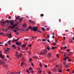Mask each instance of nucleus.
<instances>
[{"label":"nucleus","mask_w":74,"mask_h":74,"mask_svg":"<svg viewBox=\"0 0 74 74\" xmlns=\"http://www.w3.org/2000/svg\"><path fill=\"white\" fill-rule=\"evenodd\" d=\"M48 52L47 51V49H45L43 53H39L40 55H45L46 53Z\"/></svg>","instance_id":"nucleus-3"},{"label":"nucleus","mask_w":74,"mask_h":74,"mask_svg":"<svg viewBox=\"0 0 74 74\" xmlns=\"http://www.w3.org/2000/svg\"><path fill=\"white\" fill-rule=\"evenodd\" d=\"M29 22H30L31 23H33V25L35 24V22L34 21H33L32 20H29Z\"/></svg>","instance_id":"nucleus-11"},{"label":"nucleus","mask_w":74,"mask_h":74,"mask_svg":"<svg viewBox=\"0 0 74 74\" xmlns=\"http://www.w3.org/2000/svg\"><path fill=\"white\" fill-rule=\"evenodd\" d=\"M22 47H24V48H25V47H26V45L25 44H23L22 45Z\"/></svg>","instance_id":"nucleus-21"},{"label":"nucleus","mask_w":74,"mask_h":74,"mask_svg":"<svg viewBox=\"0 0 74 74\" xmlns=\"http://www.w3.org/2000/svg\"><path fill=\"white\" fill-rule=\"evenodd\" d=\"M56 69L55 68L53 70V71H56Z\"/></svg>","instance_id":"nucleus-33"},{"label":"nucleus","mask_w":74,"mask_h":74,"mask_svg":"<svg viewBox=\"0 0 74 74\" xmlns=\"http://www.w3.org/2000/svg\"><path fill=\"white\" fill-rule=\"evenodd\" d=\"M0 58H2V59H4V57L2 55V54H0Z\"/></svg>","instance_id":"nucleus-13"},{"label":"nucleus","mask_w":74,"mask_h":74,"mask_svg":"<svg viewBox=\"0 0 74 74\" xmlns=\"http://www.w3.org/2000/svg\"><path fill=\"white\" fill-rule=\"evenodd\" d=\"M47 42H49V43H51V42H50V41L49 40V39L47 40Z\"/></svg>","instance_id":"nucleus-40"},{"label":"nucleus","mask_w":74,"mask_h":74,"mask_svg":"<svg viewBox=\"0 0 74 74\" xmlns=\"http://www.w3.org/2000/svg\"><path fill=\"white\" fill-rule=\"evenodd\" d=\"M20 18V16H18L17 17H16V19H19V18Z\"/></svg>","instance_id":"nucleus-17"},{"label":"nucleus","mask_w":74,"mask_h":74,"mask_svg":"<svg viewBox=\"0 0 74 74\" xmlns=\"http://www.w3.org/2000/svg\"><path fill=\"white\" fill-rule=\"evenodd\" d=\"M6 58H10V57L8 56L7 55L6 56Z\"/></svg>","instance_id":"nucleus-51"},{"label":"nucleus","mask_w":74,"mask_h":74,"mask_svg":"<svg viewBox=\"0 0 74 74\" xmlns=\"http://www.w3.org/2000/svg\"><path fill=\"white\" fill-rule=\"evenodd\" d=\"M29 70H33V69L32 68H30L29 69Z\"/></svg>","instance_id":"nucleus-44"},{"label":"nucleus","mask_w":74,"mask_h":74,"mask_svg":"<svg viewBox=\"0 0 74 74\" xmlns=\"http://www.w3.org/2000/svg\"><path fill=\"white\" fill-rule=\"evenodd\" d=\"M4 61L3 62H6V61H7V60L4 59Z\"/></svg>","instance_id":"nucleus-48"},{"label":"nucleus","mask_w":74,"mask_h":74,"mask_svg":"<svg viewBox=\"0 0 74 74\" xmlns=\"http://www.w3.org/2000/svg\"><path fill=\"white\" fill-rule=\"evenodd\" d=\"M45 68H47V65H45Z\"/></svg>","instance_id":"nucleus-55"},{"label":"nucleus","mask_w":74,"mask_h":74,"mask_svg":"<svg viewBox=\"0 0 74 74\" xmlns=\"http://www.w3.org/2000/svg\"><path fill=\"white\" fill-rule=\"evenodd\" d=\"M6 22H7V23L10 22V21L9 20H7L5 21H3L1 25L4 26V25H5V24Z\"/></svg>","instance_id":"nucleus-4"},{"label":"nucleus","mask_w":74,"mask_h":74,"mask_svg":"<svg viewBox=\"0 0 74 74\" xmlns=\"http://www.w3.org/2000/svg\"><path fill=\"white\" fill-rule=\"evenodd\" d=\"M47 37L48 38H49V35H48L47 36Z\"/></svg>","instance_id":"nucleus-53"},{"label":"nucleus","mask_w":74,"mask_h":74,"mask_svg":"<svg viewBox=\"0 0 74 74\" xmlns=\"http://www.w3.org/2000/svg\"><path fill=\"white\" fill-rule=\"evenodd\" d=\"M42 71H40V70H38V73H41Z\"/></svg>","instance_id":"nucleus-20"},{"label":"nucleus","mask_w":74,"mask_h":74,"mask_svg":"<svg viewBox=\"0 0 74 74\" xmlns=\"http://www.w3.org/2000/svg\"><path fill=\"white\" fill-rule=\"evenodd\" d=\"M42 30L43 31H45V28H42Z\"/></svg>","instance_id":"nucleus-32"},{"label":"nucleus","mask_w":74,"mask_h":74,"mask_svg":"<svg viewBox=\"0 0 74 74\" xmlns=\"http://www.w3.org/2000/svg\"><path fill=\"white\" fill-rule=\"evenodd\" d=\"M22 56V53H20V55L18 56V57H21Z\"/></svg>","instance_id":"nucleus-23"},{"label":"nucleus","mask_w":74,"mask_h":74,"mask_svg":"<svg viewBox=\"0 0 74 74\" xmlns=\"http://www.w3.org/2000/svg\"><path fill=\"white\" fill-rule=\"evenodd\" d=\"M22 43L21 42H16V45H19L20 44H22Z\"/></svg>","instance_id":"nucleus-5"},{"label":"nucleus","mask_w":74,"mask_h":74,"mask_svg":"<svg viewBox=\"0 0 74 74\" xmlns=\"http://www.w3.org/2000/svg\"><path fill=\"white\" fill-rule=\"evenodd\" d=\"M53 45H54V46H55V45H56V44H55V42L53 43Z\"/></svg>","instance_id":"nucleus-39"},{"label":"nucleus","mask_w":74,"mask_h":74,"mask_svg":"<svg viewBox=\"0 0 74 74\" xmlns=\"http://www.w3.org/2000/svg\"><path fill=\"white\" fill-rule=\"evenodd\" d=\"M63 48H64V49H66V48H67V46H65V47H64Z\"/></svg>","instance_id":"nucleus-37"},{"label":"nucleus","mask_w":74,"mask_h":74,"mask_svg":"<svg viewBox=\"0 0 74 74\" xmlns=\"http://www.w3.org/2000/svg\"><path fill=\"white\" fill-rule=\"evenodd\" d=\"M69 42H70V43H72L73 42V40H72V39L71 38H69Z\"/></svg>","instance_id":"nucleus-7"},{"label":"nucleus","mask_w":74,"mask_h":74,"mask_svg":"<svg viewBox=\"0 0 74 74\" xmlns=\"http://www.w3.org/2000/svg\"><path fill=\"white\" fill-rule=\"evenodd\" d=\"M9 27L10 28V29H15V27H12L11 26H10L8 27V28H9Z\"/></svg>","instance_id":"nucleus-9"},{"label":"nucleus","mask_w":74,"mask_h":74,"mask_svg":"<svg viewBox=\"0 0 74 74\" xmlns=\"http://www.w3.org/2000/svg\"><path fill=\"white\" fill-rule=\"evenodd\" d=\"M23 64H24V65H26V63H24L23 62H22V63H21V66H22V67L23 66Z\"/></svg>","instance_id":"nucleus-14"},{"label":"nucleus","mask_w":74,"mask_h":74,"mask_svg":"<svg viewBox=\"0 0 74 74\" xmlns=\"http://www.w3.org/2000/svg\"><path fill=\"white\" fill-rule=\"evenodd\" d=\"M64 60H67V58H64Z\"/></svg>","instance_id":"nucleus-64"},{"label":"nucleus","mask_w":74,"mask_h":74,"mask_svg":"<svg viewBox=\"0 0 74 74\" xmlns=\"http://www.w3.org/2000/svg\"><path fill=\"white\" fill-rule=\"evenodd\" d=\"M30 29H32L34 31V32H36V31H38V30H37V27H32L31 26H30L29 27Z\"/></svg>","instance_id":"nucleus-1"},{"label":"nucleus","mask_w":74,"mask_h":74,"mask_svg":"<svg viewBox=\"0 0 74 74\" xmlns=\"http://www.w3.org/2000/svg\"><path fill=\"white\" fill-rule=\"evenodd\" d=\"M69 62H71V59H69Z\"/></svg>","instance_id":"nucleus-59"},{"label":"nucleus","mask_w":74,"mask_h":74,"mask_svg":"<svg viewBox=\"0 0 74 74\" xmlns=\"http://www.w3.org/2000/svg\"><path fill=\"white\" fill-rule=\"evenodd\" d=\"M63 64H64V66H65V65H66V62H64L63 63Z\"/></svg>","instance_id":"nucleus-31"},{"label":"nucleus","mask_w":74,"mask_h":74,"mask_svg":"<svg viewBox=\"0 0 74 74\" xmlns=\"http://www.w3.org/2000/svg\"><path fill=\"white\" fill-rule=\"evenodd\" d=\"M26 71L27 72V73H30V72H29V70H26Z\"/></svg>","instance_id":"nucleus-30"},{"label":"nucleus","mask_w":74,"mask_h":74,"mask_svg":"<svg viewBox=\"0 0 74 74\" xmlns=\"http://www.w3.org/2000/svg\"><path fill=\"white\" fill-rule=\"evenodd\" d=\"M3 61L0 60V64L1 65L3 64Z\"/></svg>","instance_id":"nucleus-15"},{"label":"nucleus","mask_w":74,"mask_h":74,"mask_svg":"<svg viewBox=\"0 0 74 74\" xmlns=\"http://www.w3.org/2000/svg\"><path fill=\"white\" fill-rule=\"evenodd\" d=\"M18 54H19V53H18V51H17V52H16V55H18Z\"/></svg>","instance_id":"nucleus-47"},{"label":"nucleus","mask_w":74,"mask_h":74,"mask_svg":"<svg viewBox=\"0 0 74 74\" xmlns=\"http://www.w3.org/2000/svg\"><path fill=\"white\" fill-rule=\"evenodd\" d=\"M31 64L32 66V67H34V64H33V62H31Z\"/></svg>","instance_id":"nucleus-26"},{"label":"nucleus","mask_w":74,"mask_h":74,"mask_svg":"<svg viewBox=\"0 0 74 74\" xmlns=\"http://www.w3.org/2000/svg\"><path fill=\"white\" fill-rule=\"evenodd\" d=\"M29 30V28H27L26 30L25 31H27Z\"/></svg>","instance_id":"nucleus-45"},{"label":"nucleus","mask_w":74,"mask_h":74,"mask_svg":"<svg viewBox=\"0 0 74 74\" xmlns=\"http://www.w3.org/2000/svg\"><path fill=\"white\" fill-rule=\"evenodd\" d=\"M28 54H29V55H31L32 53H31V52L30 51H29L28 53Z\"/></svg>","instance_id":"nucleus-43"},{"label":"nucleus","mask_w":74,"mask_h":74,"mask_svg":"<svg viewBox=\"0 0 74 74\" xmlns=\"http://www.w3.org/2000/svg\"><path fill=\"white\" fill-rule=\"evenodd\" d=\"M69 66L68 65H65L64 67H66V68H68V67H69Z\"/></svg>","instance_id":"nucleus-18"},{"label":"nucleus","mask_w":74,"mask_h":74,"mask_svg":"<svg viewBox=\"0 0 74 74\" xmlns=\"http://www.w3.org/2000/svg\"><path fill=\"white\" fill-rule=\"evenodd\" d=\"M7 43L8 44H9V45L11 43V40H9L8 42H7Z\"/></svg>","instance_id":"nucleus-16"},{"label":"nucleus","mask_w":74,"mask_h":74,"mask_svg":"<svg viewBox=\"0 0 74 74\" xmlns=\"http://www.w3.org/2000/svg\"><path fill=\"white\" fill-rule=\"evenodd\" d=\"M14 32H15V33H17V31H16V30H14Z\"/></svg>","instance_id":"nucleus-62"},{"label":"nucleus","mask_w":74,"mask_h":74,"mask_svg":"<svg viewBox=\"0 0 74 74\" xmlns=\"http://www.w3.org/2000/svg\"><path fill=\"white\" fill-rule=\"evenodd\" d=\"M13 41H14V42L15 41V42H16L17 41V40H16H16L15 39H13Z\"/></svg>","instance_id":"nucleus-25"},{"label":"nucleus","mask_w":74,"mask_h":74,"mask_svg":"<svg viewBox=\"0 0 74 74\" xmlns=\"http://www.w3.org/2000/svg\"><path fill=\"white\" fill-rule=\"evenodd\" d=\"M56 56H57V57H59V55L58 54H57Z\"/></svg>","instance_id":"nucleus-63"},{"label":"nucleus","mask_w":74,"mask_h":74,"mask_svg":"<svg viewBox=\"0 0 74 74\" xmlns=\"http://www.w3.org/2000/svg\"><path fill=\"white\" fill-rule=\"evenodd\" d=\"M31 73H32V74H33V73H34V71H31Z\"/></svg>","instance_id":"nucleus-36"},{"label":"nucleus","mask_w":74,"mask_h":74,"mask_svg":"<svg viewBox=\"0 0 74 74\" xmlns=\"http://www.w3.org/2000/svg\"><path fill=\"white\" fill-rule=\"evenodd\" d=\"M8 18H9V19H10L11 18V16H9L8 17Z\"/></svg>","instance_id":"nucleus-61"},{"label":"nucleus","mask_w":74,"mask_h":74,"mask_svg":"<svg viewBox=\"0 0 74 74\" xmlns=\"http://www.w3.org/2000/svg\"><path fill=\"white\" fill-rule=\"evenodd\" d=\"M18 23H19V22H17L16 23V24L17 26V25H18Z\"/></svg>","instance_id":"nucleus-54"},{"label":"nucleus","mask_w":74,"mask_h":74,"mask_svg":"<svg viewBox=\"0 0 74 74\" xmlns=\"http://www.w3.org/2000/svg\"><path fill=\"white\" fill-rule=\"evenodd\" d=\"M47 49L48 51H49V49H50V48L49 47H47Z\"/></svg>","instance_id":"nucleus-27"},{"label":"nucleus","mask_w":74,"mask_h":74,"mask_svg":"<svg viewBox=\"0 0 74 74\" xmlns=\"http://www.w3.org/2000/svg\"><path fill=\"white\" fill-rule=\"evenodd\" d=\"M23 17H21L19 19V22H22V21H23Z\"/></svg>","instance_id":"nucleus-10"},{"label":"nucleus","mask_w":74,"mask_h":74,"mask_svg":"<svg viewBox=\"0 0 74 74\" xmlns=\"http://www.w3.org/2000/svg\"><path fill=\"white\" fill-rule=\"evenodd\" d=\"M32 58H30L29 59V61H30V62H31V61H32Z\"/></svg>","instance_id":"nucleus-52"},{"label":"nucleus","mask_w":74,"mask_h":74,"mask_svg":"<svg viewBox=\"0 0 74 74\" xmlns=\"http://www.w3.org/2000/svg\"><path fill=\"white\" fill-rule=\"evenodd\" d=\"M29 47H32V45H31V44H29Z\"/></svg>","instance_id":"nucleus-42"},{"label":"nucleus","mask_w":74,"mask_h":74,"mask_svg":"<svg viewBox=\"0 0 74 74\" xmlns=\"http://www.w3.org/2000/svg\"><path fill=\"white\" fill-rule=\"evenodd\" d=\"M67 52H70V50L69 49H67Z\"/></svg>","instance_id":"nucleus-57"},{"label":"nucleus","mask_w":74,"mask_h":74,"mask_svg":"<svg viewBox=\"0 0 74 74\" xmlns=\"http://www.w3.org/2000/svg\"><path fill=\"white\" fill-rule=\"evenodd\" d=\"M20 49H21V48L18 47V51H20Z\"/></svg>","instance_id":"nucleus-60"},{"label":"nucleus","mask_w":74,"mask_h":74,"mask_svg":"<svg viewBox=\"0 0 74 74\" xmlns=\"http://www.w3.org/2000/svg\"><path fill=\"white\" fill-rule=\"evenodd\" d=\"M56 48H57V47H52V49H56Z\"/></svg>","instance_id":"nucleus-19"},{"label":"nucleus","mask_w":74,"mask_h":74,"mask_svg":"<svg viewBox=\"0 0 74 74\" xmlns=\"http://www.w3.org/2000/svg\"><path fill=\"white\" fill-rule=\"evenodd\" d=\"M42 41H46V40L45 39H42Z\"/></svg>","instance_id":"nucleus-49"},{"label":"nucleus","mask_w":74,"mask_h":74,"mask_svg":"<svg viewBox=\"0 0 74 74\" xmlns=\"http://www.w3.org/2000/svg\"><path fill=\"white\" fill-rule=\"evenodd\" d=\"M20 30H21V31H24V32H25V30H24V29H20Z\"/></svg>","instance_id":"nucleus-35"},{"label":"nucleus","mask_w":74,"mask_h":74,"mask_svg":"<svg viewBox=\"0 0 74 74\" xmlns=\"http://www.w3.org/2000/svg\"><path fill=\"white\" fill-rule=\"evenodd\" d=\"M51 53L49 52L48 53L47 56L49 58H51Z\"/></svg>","instance_id":"nucleus-6"},{"label":"nucleus","mask_w":74,"mask_h":74,"mask_svg":"<svg viewBox=\"0 0 74 74\" xmlns=\"http://www.w3.org/2000/svg\"><path fill=\"white\" fill-rule=\"evenodd\" d=\"M10 50V49L8 48H7V50H5L4 51L5 52H9V51Z\"/></svg>","instance_id":"nucleus-8"},{"label":"nucleus","mask_w":74,"mask_h":74,"mask_svg":"<svg viewBox=\"0 0 74 74\" xmlns=\"http://www.w3.org/2000/svg\"><path fill=\"white\" fill-rule=\"evenodd\" d=\"M23 26H24V27H26L27 25L25 24H23Z\"/></svg>","instance_id":"nucleus-34"},{"label":"nucleus","mask_w":74,"mask_h":74,"mask_svg":"<svg viewBox=\"0 0 74 74\" xmlns=\"http://www.w3.org/2000/svg\"><path fill=\"white\" fill-rule=\"evenodd\" d=\"M4 32L1 33H0V35H1V34H2V35H4Z\"/></svg>","instance_id":"nucleus-24"},{"label":"nucleus","mask_w":74,"mask_h":74,"mask_svg":"<svg viewBox=\"0 0 74 74\" xmlns=\"http://www.w3.org/2000/svg\"><path fill=\"white\" fill-rule=\"evenodd\" d=\"M58 72H59V73H62V70H59L58 71Z\"/></svg>","instance_id":"nucleus-38"},{"label":"nucleus","mask_w":74,"mask_h":74,"mask_svg":"<svg viewBox=\"0 0 74 74\" xmlns=\"http://www.w3.org/2000/svg\"><path fill=\"white\" fill-rule=\"evenodd\" d=\"M33 58H36V59H38V57H34Z\"/></svg>","instance_id":"nucleus-29"},{"label":"nucleus","mask_w":74,"mask_h":74,"mask_svg":"<svg viewBox=\"0 0 74 74\" xmlns=\"http://www.w3.org/2000/svg\"><path fill=\"white\" fill-rule=\"evenodd\" d=\"M40 67H42V65H41V62L40 64Z\"/></svg>","instance_id":"nucleus-50"},{"label":"nucleus","mask_w":74,"mask_h":74,"mask_svg":"<svg viewBox=\"0 0 74 74\" xmlns=\"http://www.w3.org/2000/svg\"><path fill=\"white\" fill-rule=\"evenodd\" d=\"M12 34H7L6 35V36H11Z\"/></svg>","instance_id":"nucleus-22"},{"label":"nucleus","mask_w":74,"mask_h":74,"mask_svg":"<svg viewBox=\"0 0 74 74\" xmlns=\"http://www.w3.org/2000/svg\"><path fill=\"white\" fill-rule=\"evenodd\" d=\"M40 16H41V17H42L44 16V14H41L40 15Z\"/></svg>","instance_id":"nucleus-28"},{"label":"nucleus","mask_w":74,"mask_h":74,"mask_svg":"<svg viewBox=\"0 0 74 74\" xmlns=\"http://www.w3.org/2000/svg\"><path fill=\"white\" fill-rule=\"evenodd\" d=\"M71 52H70L69 53V56H70L71 55Z\"/></svg>","instance_id":"nucleus-58"},{"label":"nucleus","mask_w":74,"mask_h":74,"mask_svg":"<svg viewBox=\"0 0 74 74\" xmlns=\"http://www.w3.org/2000/svg\"><path fill=\"white\" fill-rule=\"evenodd\" d=\"M5 30L6 31H4V32H7V31H8L7 29H5Z\"/></svg>","instance_id":"nucleus-56"},{"label":"nucleus","mask_w":74,"mask_h":74,"mask_svg":"<svg viewBox=\"0 0 74 74\" xmlns=\"http://www.w3.org/2000/svg\"><path fill=\"white\" fill-rule=\"evenodd\" d=\"M25 50H26V51H27V50H28V49H27V48H25Z\"/></svg>","instance_id":"nucleus-46"},{"label":"nucleus","mask_w":74,"mask_h":74,"mask_svg":"<svg viewBox=\"0 0 74 74\" xmlns=\"http://www.w3.org/2000/svg\"><path fill=\"white\" fill-rule=\"evenodd\" d=\"M29 39H25V41H27V40H29Z\"/></svg>","instance_id":"nucleus-41"},{"label":"nucleus","mask_w":74,"mask_h":74,"mask_svg":"<svg viewBox=\"0 0 74 74\" xmlns=\"http://www.w3.org/2000/svg\"><path fill=\"white\" fill-rule=\"evenodd\" d=\"M12 47L13 48V49H16V46L15 45H12Z\"/></svg>","instance_id":"nucleus-12"},{"label":"nucleus","mask_w":74,"mask_h":74,"mask_svg":"<svg viewBox=\"0 0 74 74\" xmlns=\"http://www.w3.org/2000/svg\"><path fill=\"white\" fill-rule=\"evenodd\" d=\"M10 25H12V27H15V26H17L16 24H15L14 25V22L12 20L10 21Z\"/></svg>","instance_id":"nucleus-2"}]
</instances>
